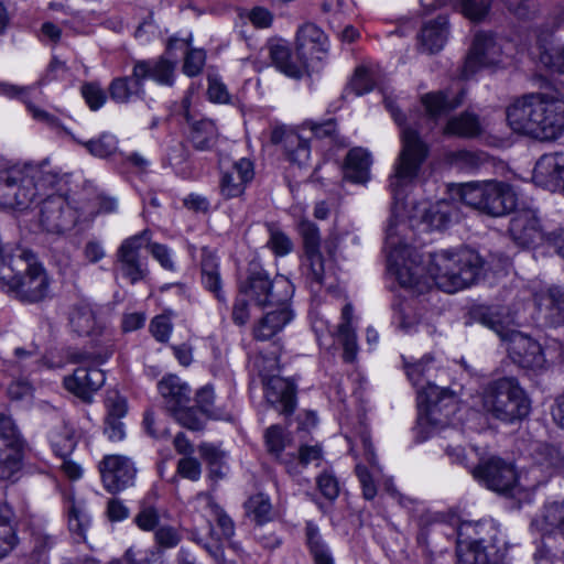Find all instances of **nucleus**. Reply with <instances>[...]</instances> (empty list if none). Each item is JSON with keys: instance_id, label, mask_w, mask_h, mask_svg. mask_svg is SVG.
<instances>
[{"instance_id": "obj_44", "label": "nucleus", "mask_w": 564, "mask_h": 564, "mask_svg": "<svg viewBox=\"0 0 564 564\" xmlns=\"http://www.w3.org/2000/svg\"><path fill=\"white\" fill-rule=\"evenodd\" d=\"M306 542L315 564H334L332 554L323 541L318 528L312 522L306 524Z\"/></svg>"}, {"instance_id": "obj_16", "label": "nucleus", "mask_w": 564, "mask_h": 564, "mask_svg": "<svg viewBox=\"0 0 564 564\" xmlns=\"http://www.w3.org/2000/svg\"><path fill=\"white\" fill-rule=\"evenodd\" d=\"M77 220V210L63 195H50L41 203L39 224L47 234L63 235L74 228Z\"/></svg>"}, {"instance_id": "obj_15", "label": "nucleus", "mask_w": 564, "mask_h": 564, "mask_svg": "<svg viewBox=\"0 0 564 564\" xmlns=\"http://www.w3.org/2000/svg\"><path fill=\"white\" fill-rule=\"evenodd\" d=\"M25 441L14 420L0 413V480H11L22 468Z\"/></svg>"}, {"instance_id": "obj_34", "label": "nucleus", "mask_w": 564, "mask_h": 564, "mask_svg": "<svg viewBox=\"0 0 564 564\" xmlns=\"http://www.w3.org/2000/svg\"><path fill=\"white\" fill-rule=\"evenodd\" d=\"M447 19L445 17H437L422 28L419 36L421 47L430 54L436 53L443 48L447 40Z\"/></svg>"}, {"instance_id": "obj_18", "label": "nucleus", "mask_w": 564, "mask_h": 564, "mask_svg": "<svg viewBox=\"0 0 564 564\" xmlns=\"http://www.w3.org/2000/svg\"><path fill=\"white\" fill-rule=\"evenodd\" d=\"M501 46L492 34L477 33L466 56L460 76L468 79L482 67L498 65L501 62Z\"/></svg>"}, {"instance_id": "obj_51", "label": "nucleus", "mask_w": 564, "mask_h": 564, "mask_svg": "<svg viewBox=\"0 0 564 564\" xmlns=\"http://www.w3.org/2000/svg\"><path fill=\"white\" fill-rule=\"evenodd\" d=\"M299 232L303 239L304 256L321 252V237L317 226L308 219L299 223Z\"/></svg>"}, {"instance_id": "obj_38", "label": "nucleus", "mask_w": 564, "mask_h": 564, "mask_svg": "<svg viewBox=\"0 0 564 564\" xmlns=\"http://www.w3.org/2000/svg\"><path fill=\"white\" fill-rule=\"evenodd\" d=\"M465 91L462 90L457 96L451 97L444 91L429 93L422 97V102L427 115L432 119L447 115L462 105Z\"/></svg>"}, {"instance_id": "obj_5", "label": "nucleus", "mask_w": 564, "mask_h": 564, "mask_svg": "<svg viewBox=\"0 0 564 564\" xmlns=\"http://www.w3.org/2000/svg\"><path fill=\"white\" fill-rule=\"evenodd\" d=\"M411 234L406 221L390 218L384 242L388 271L402 288L421 291L424 267L421 256L409 243Z\"/></svg>"}, {"instance_id": "obj_63", "label": "nucleus", "mask_w": 564, "mask_h": 564, "mask_svg": "<svg viewBox=\"0 0 564 564\" xmlns=\"http://www.w3.org/2000/svg\"><path fill=\"white\" fill-rule=\"evenodd\" d=\"M155 542L163 549L175 547L182 540L180 532L171 525H162L154 533Z\"/></svg>"}, {"instance_id": "obj_29", "label": "nucleus", "mask_w": 564, "mask_h": 564, "mask_svg": "<svg viewBox=\"0 0 564 564\" xmlns=\"http://www.w3.org/2000/svg\"><path fill=\"white\" fill-rule=\"evenodd\" d=\"M158 388L170 412L189 402L191 389L176 376L164 377L159 382Z\"/></svg>"}, {"instance_id": "obj_46", "label": "nucleus", "mask_w": 564, "mask_h": 564, "mask_svg": "<svg viewBox=\"0 0 564 564\" xmlns=\"http://www.w3.org/2000/svg\"><path fill=\"white\" fill-rule=\"evenodd\" d=\"M12 511L11 509L0 503V528H2V532L0 533V558L7 556L17 544V535L12 528L11 523Z\"/></svg>"}, {"instance_id": "obj_11", "label": "nucleus", "mask_w": 564, "mask_h": 564, "mask_svg": "<svg viewBox=\"0 0 564 564\" xmlns=\"http://www.w3.org/2000/svg\"><path fill=\"white\" fill-rule=\"evenodd\" d=\"M144 246L149 247L151 254L164 269L174 270L169 248L156 242L150 243L149 230H143L124 239L117 250L119 270L131 284L144 280L149 274L147 261L140 256Z\"/></svg>"}, {"instance_id": "obj_2", "label": "nucleus", "mask_w": 564, "mask_h": 564, "mask_svg": "<svg viewBox=\"0 0 564 564\" xmlns=\"http://www.w3.org/2000/svg\"><path fill=\"white\" fill-rule=\"evenodd\" d=\"M507 120L517 133L555 141L564 133V100L544 93L524 95L507 108Z\"/></svg>"}, {"instance_id": "obj_41", "label": "nucleus", "mask_w": 564, "mask_h": 564, "mask_svg": "<svg viewBox=\"0 0 564 564\" xmlns=\"http://www.w3.org/2000/svg\"><path fill=\"white\" fill-rule=\"evenodd\" d=\"M393 321L397 324L398 328L404 332L405 334L416 333L420 328H425L426 332H430L431 326L423 325L420 322V318L408 302H399L393 305Z\"/></svg>"}, {"instance_id": "obj_48", "label": "nucleus", "mask_w": 564, "mask_h": 564, "mask_svg": "<svg viewBox=\"0 0 564 564\" xmlns=\"http://www.w3.org/2000/svg\"><path fill=\"white\" fill-rule=\"evenodd\" d=\"M247 516L257 524H263L271 518V502L263 494L250 497L245 503Z\"/></svg>"}, {"instance_id": "obj_23", "label": "nucleus", "mask_w": 564, "mask_h": 564, "mask_svg": "<svg viewBox=\"0 0 564 564\" xmlns=\"http://www.w3.org/2000/svg\"><path fill=\"white\" fill-rule=\"evenodd\" d=\"M271 142L282 144L288 160L292 163L303 166L310 160L307 139L293 129L275 127L271 132Z\"/></svg>"}, {"instance_id": "obj_21", "label": "nucleus", "mask_w": 564, "mask_h": 564, "mask_svg": "<svg viewBox=\"0 0 564 564\" xmlns=\"http://www.w3.org/2000/svg\"><path fill=\"white\" fill-rule=\"evenodd\" d=\"M265 401L280 414L290 416L296 409V384L293 380L280 376L263 378Z\"/></svg>"}, {"instance_id": "obj_36", "label": "nucleus", "mask_w": 564, "mask_h": 564, "mask_svg": "<svg viewBox=\"0 0 564 564\" xmlns=\"http://www.w3.org/2000/svg\"><path fill=\"white\" fill-rule=\"evenodd\" d=\"M272 280L265 270L254 265L249 269L247 279L240 283L239 291L242 295L253 300L257 305H263Z\"/></svg>"}, {"instance_id": "obj_28", "label": "nucleus", "mask_w": 564, "mask_h": 564, "mask_svg": "<svg viewBox=\"0 0 564 564\" xmlns=\"http://www.w3.org/2000/svg\"><path fill=\"white\" fill-rule=\"evenodd\" d=\"M185 110V119L191 124L189 140L193 147L198 151L212 150L218 139V131L215 122L210 119L193 120L188 111V105L185 100L183 102Z\"/></svg>"}, {"instance_id": "obj_55", "label": "nucleus", "mask_w": 564, "mask_h": 564, "mask_svg": "<svg viewBox=\"0 0 564 564\" xmlns=\"http://www.w3.org/2000/svg\"><path fill=\"white\" fill-rule=\"evenodd\" d=\"M89 523L90 520L83 503L73 502L68 510L69 529L79 536H84Z\"/></svg>"}, {"instance_id": "obj_22", "label": "nucleus", "mask_w": 564, "mask_h": 564, "mask_svg": "<svg viewBox=\"0 0 564 564\" xmlns=\"http://www.w3.org/2000/svg\"><path fill=\"white\" fill-rule=\"evenodd\" d=\"M269 57L274 67L292 78H301L307 68V59L299 50L293 53L284 41H272L268 44Z\"/></svg>"}, {"instance_id": "obj_43", "label": "nucleus", "mask_w": 564, "mask_h": 564, "mask_svg": "<svg viewBox=\"0 0 564 564\" xmlns=\"http://www.w3.org/2000/svg\"><path fill=\"white\" fill-rule=\"evenodd\" d=\"M74 141L83 145L91 155L99 159L109 158L118 150V139L108 132H104L98 138L88 141H83L78 138Z\"/></svg>"}, {"instance_id": "obj_42", "label": "nucleus", "mask_w": 564, "mask_h": 564, "mask_svg": "<svg viewBox=\"0 0 564 564\" xmlns=\"http://www.w3.org/2000/svg\"><path fill=\"white\" fill-rule=\"evenodd\" d=\"M481 127L476 115L464 112L460 116L453 117L448 120L445 132L448 134L473 138L480 133Z\"/></svg>"}, {"instance_id": "obj_32", "label": "nucleus", "mask_w": 564, "mask_h": 564, "mask_svg": "<svg viewBox=\"0 0 564 564\" xmlns=\"http://www.w3.org/2000/svg\"><path fill=\"white\" fill-rule=\"evenodd\" d=\"M532 524L544 534H558L564 538V500L545 503L541 516Z\"/></svg>"}, {"instance_id": "obj_62", "label": "nucleus", "mask_w": 564, "mask_h": 564, "mask_svg": "<svg viewBox=\"0 0 564 564\" xmlns=\"http://www.w3.org/2000/svg\"><path fill=\"white\" fill-rule=\"evenodd\" d=\"M317 488L321 494L328 500H335L339 495V484L337 478L328 473L324 471L316 479Z\"/></svg>"}, {"instance_id": "obj_40", "label": "nucleus", "mask_w": 564, "mask_h": 564, "mask_svg": "<svg viewBox=\"0 0 564 564\" xmlns=\"http://www.w3.org/2000/svg\"><path fill=\"white\" fill-rule=\"evenodd\" d=\"M293 289L291 282L284 276H276L272 280L263 301L262 307L272 306L274 310L290 308L289 302L292 297Z\"/></svg>"}, {"instance_id": "obj_26", "label": "nucleus", "mask_w": 564, "mask_h": 564, "mask_svg": "<svg viewBox=\"0 0 564 564\" xmlns=\"http://www.w3.org/2000/svg\"><path fill=\"white\" fill-rule=\"evenodd\" d=\"M296 46L306 59H323L328 50V39L322 29L314 23L303 24L296 34Z\"/></svg>"}, {"instance_id": "obj_57", "label": "nucleus", "mask_w": 564, "mask_h": 564, "mask_svg": "<svg viewBox=\"0 0 564 564\" xmlns=\"http://www.w3.org/2000/svg\"><path fill=\"white\" fill-rule=\"evenodd\" d=\"M264 438L268 452L279 458L285 447L283 429L280 425L268 427Z\"/></svg>"}, {"instance_id": "obj_33", "label": "nucleus", "mask_w": 564, "mask_h": 564, "mask_svg": "<svg viewBox=\"0 0 564 564\" xmlns=\"http://www.w3.org/2000/svg\"><path fill=\"white\" fill-rule=\"evenodd\" d=\"M69 325L73 332L79 336L100 334L102 329V325L97 321L94 308L86 303L77 304L72 308Z\"/></svg>"}, {"instance_id": "obj_17", "label": "nucleus", "mask_w": 564, "mask_h": 564, "mask_svg": "<svg viewBox=\"0 0 564 564\" xmlns=\"http://www.w3.org/2000/svg\"><path fill=\"white\" fill-rule=\"evenodd\" d=\"M473 476L490 490L507 494L517 484V474L512 464L499 457H490L470 469Z\"/></svg>"}, {"instance_id": "obj_6", "label": "nucleus", "mask_w": 564, "mask_h": 564, "mask_svg": "<svg viewBox=\"0 0 564 564\" xmlns=\"http://www.w3.org/2000/svg\"><path fill=\"white\" fill-rule=\"evenodd\" d=\"M481 257L474 250H441L432 254L429 273L435 284L447 293L468 288L480 276Z\"/></svg>"}, {"instance_id": "obj_52", "label": "nucleus", "mask_w": 564, "mask_h": 564, "mask_svg": "<svg viewBox=\"0 0 564 564\" xmlns=\"http://www.w3.org/2000/svg\"><path fill=\"white\" fill-rule=\"evenodd\" d=\"M267 227L270 234L267 245L273 253L279 257L290 253L293 250V242L290 237L274 224H268Z\"/></svg>"}, {"instance_id": "obj_8", "label": "nucleus", "mask_w": 564, "mask_h": 564, "mask_svg": "<svg viewBox=\"0 0 564 564\" xmlns=\"http://www.w3.org/2000/svg\"><path fill=\"white\" fill-rule=\"evenodd\" d=\"M175 63L160 57L134 62L130 76L117 77L109 85V96L117 104H129L144 98L143 82L152 78L160 85L174 84Z\"/></svg>"}, {"instance_id": "obj_56", "label": "nucleus", "mask_w": 564, "mask_h": 564, "mask_svg": "<svg viewBox=\"0 0 564 564\" xmlns=\"http://www.w3.org/2000/svg\"><path fill=\"white\" fill-rule=\"evenodd\" d=\"M338 335L344 346V360L352 362L357 354V337L352 327L348 324H339Z\"/></svg>"}, {"instance_id": "obj_20", "label": "nucleus", "mask_w": 564, "mask_h": 564, "mask_svg": "<svg viewBox=\"0 0 564 564\" xmlns=\"http://www.w3.org/2000/svg\"><path fill=\"white\" fill-rule=\"evenodd\" d=\"M509 234L511 239L520 247H531L546 240L536 212L525 208L514 213L510 219Z\"/></svg>"}, {"instance_id": "obj_60", "label": "nucleus", "mask_w": 564, "mask_h": 564, "mask_svg": "<svg viewBox=\"0 0 564 564\" xmlns=\"http://www.w3.org/2000/svg\"><path fill=\"white\" fill-rule=\"evenodd\" d=\"M373 87V82L370 73L365 67H358L347 87V90L352 91L356 96H361L369 93Z\"/></svg>"}, {"instance_id": "obj_35", "label": "nucleus", "mask_w": 564, "mask_h": 564, "mask_svg": "<svg viewBox=\"0 0 564 564\" xmlns=\"http://www.w3.org/2000/svg\"><path fill=\"white\" fill-rule=\"evenodd\" d=\"M370 153L362 148L351 149L345 162V177L354 183L365 184L370 177Z\"/></svg>"}, {"instance_id": "obj_58", "label": "nucleus", "mask_w": 564, "mask_h": 564, "mask_svg": "<svg viewBox=\"0 0 564 564\" xmlns=\"http://www.w3.org/2000/svg\"><path fill=\"white\" fill-rule=\"evenodd\" d=\"M14 356L17 358L18 364L26 372L35 371L37 369L39 361L41 360L42 357L39 348L34 345H32L30 349L20 347L15 348Z\"/></svg>"}, {"instance_id": "obj_49", "label": "nucleus", "mask_w": 564, "mask_h": 564, "mask_svg": "<svg viewBox=\"0 0 564 564\" xmlns=\"http://www.w3.org/2000/svg\"><path fill=\"white\" fill-rule=\"evenodd\" d=\"M31 560L34 564H48V553L55 544V538L42 530L32 533Z\"/></svg>"}, {"instance_id": "obj_39", "label": "nucleus", "mask_w": 564, "mask_h": 564, "mask_svg": "<svg viewBox=\"0 0 564 564\" xmlns=\"http://www.w3.org/2000/svg\"><path fill=\"white\" fill-rule=\"evenodd\" d=\"M454 214L453 205L447 200H438L422 209L421 220L429 230H442L451 223Z\"/></svg>"}, {"instance_id": "obj_12", "label": "nucleus", "mask_w": 564, "mask_h": 564, "mask_svg": "<svg viewBox=\"0 0 564 564\" xmlns=\"http://www.w3.org/2000/svg\"><path fill=\"white\" fill-rule=\"evenodd\" d=\"M427 156V145L416 130L405 128L402 131V150L390 176V189L395 200L405 197L406 188L416 178L421 165Z\"/></svg>"}, {"instance_id": "obj_45", "label": "nucleus", "mask_w": 564, "mask_h": 564, "mask_svg": "<svg viewBox=\"0 0 564 564\" xmlns=\"http://www.w3.org/2000/svg\"><path fill=\"white\" fill-rule=\"evenodd\" d=\"M196 501L204 503L209 509L212 516L215 517L223 535L229 539L235 533V524L231 518L216 503L214 498L206 492H199L196 496Z\"/></svg>"}, {"instance_id": "obj_19", "label": "nucleus", "mask_w": 564, "mask_h": 564, "mask_svg": "<svg viewBox=\"0 0 564 564\" xmlns=\"http://www.w3.org/2000/svg\"><path fill=\"white\" fill-rule=\"evenodd\" d=\"M99 471L105 489L110 494L122 491L133 486L137 468L127 456L107 455L99 463Z\"/></svg>"}, {"instance_id": "obj_10", "label": "nucleus", "mask_w": 564, "mask_h": 564, "mask_svg": "<svg viewBox=\"0 0 564 564\" xmlns=\"http://www.w3.org/2000/svg\"><path fill=\"white\" fill-rule=\"evenodd\" d=\"M456 194L467 206L491 217H501L517 206L513 188L498 181L459 184Z\"/></svg>"}, {"instance_id": "obj_9", "label": "nucleus", "mask_w": 564, "mask_h": 564, "mask_svg": "<svg viewBox=\"0 0 564 564\" xmlns=\"http://www.w3.org/2000/svg\"><path fill=\"white\" fill-rule=\"evenodd\" d=\"M482 409L494 419L506 423L529 414V400L517 379L503 377L490 382L481 395Z\"/></svg>"}, {"instance_id": "obj_31", "label": "nucleus", "mask_w": 564, "mask_h": 564, "mask_svg": "<svg viewBox=\"0 0 564 564\" xmlns=\"http://www.w3.org/2000/svg\"><path fill=\"white\" fill-rule=\"evenodd\" d=\"M293 313L290 308L269 311L253 327V337L257 340L273 338L283 327L291 322Z\"/></svg>"}, {"instance_id": "obj_4", "label": "nucleus", "mask_w": 564, "mask_h": 564, "mask_svg": "<svg viewBox=\"0 0 564 564\" xmlns=\"http://www.w3.org/2000/svg\"><path fill=\"white\" fill-rule=\"evenodd\" d=\"M50 278L43 265L30 250L17 249L0 257V290L28 304L40 303L48 297Z\"/></svg>"}, {"instance_id": "obj_25", "label": "nucleus", "mask_w": 564, "mask_h": 564, "mask_svg": "<svg viewBox=\"0 0 564 564\" xmlns=\"http://www.w3.org/2000/svg\"><path fill=\"white\" fill-rule=\"evenodd\" d=\"M253 164L248 159H240L229 171L223 173L219 188L226 199L239 197L245 193L246 185L253 180Z\"/></svg>"}, {"instance_id": "obj_61", "label": "nucleus", "mask_w": 564, "mask_h": 564, "mask_svg": "<svg viewBox=\"0 0 564 564\" xmlns=\"http://www.w3.org/2000/svg\"><path fill=\"white\" fill-rule=\"evenodd\" d=\"M491 0H460L462 12L473 21L481 20L489 11Z\"/></svg>"}, {"instance_id": "obj_3", "label": "nucleus", "mask_w": 564, "mask_h": 564, "mask_svg": "<svg viewBox=\"0 0 564 564\" xmlns=\"http://www.w3.org/2000/svg\"><path fill=\"white\" fill-rule=\"evenodd\" d=\"M433 358L425 356L420 361L406 366V375L417 388L416 440L423 442L430 436V429L446 426L457 409L454 393L430 381Z\"/></svg>"}, {"instance_id": "obj_7", "label": "nucleus", "mask_w": 564, "mask_h": 564, "mask_svg": "<svg viewBox=\"0 0 564 564\" xmlns=\"http://www.w3.org/2000/svg\"><path fill=\"white\" fill-rule=\"evenodd\" d=\"M498 529L491 520L463 521L457 529L456 564H501L497 546Z\"/></svg>"}, {"instance_id": "obj_54", "label": "nucleus", "mask_w": 564, "mask_h": 564, "mask_svg": "<svg viewBox=\"0 0 564 564\" xmlns=\"http://www.w3.org/2000/svg\"><path fill=\"white\" fill-rule=\"evenodd\" d=\"M171 413L181 425L188 430L199 431L204 427V420L198 415L197 410L188 404L181 405Z\"/></svg>"}, {"instance_id": "obj_50", "label": "nucleus", "mask_w": 564, "mask_h": 564, "mask_svg": "<svg viewBox=\"0 0 564 564\" xmlns=\"http://www.w3.org/2000/svg\"><path fill=\"white\" fill-rule=\"evenodd\" d=\"M535 301L540 307H545L551 313L556 312L564 322V289L551 286L546 292L536 295Z\"/></svg>"}, {"instance_id": "obj_27", "label": "nucleus", "mask_w": 564, "mask_h": 564, "mask_svg": "<svg viewBox=\"0 0 564 564\" xmlns=\"http://www.w3.org/2000/svg\"><path fill=\"white\" fill-rule=\"evenodd\" d=\"M29 89V87H17L12 85H7L4 86L3 91L8 96H19L22 99V101L26 105V108L31 113L32 118L39 122L45 123L50 129L55 131V133L58 137H69L72 140H76V137L62 124L61 120L56 116L47 112L44 109L39 108L28 99Z\"/></svg>"}, {"instance_id": "obj_53", "label": "nucleus", "mask_w": 564, "mask_h": 564, "mask_svg": "<svg viewBox=\"0 0 564 564\" xmlns=\"http://www.w3.org/2000/svg\"><path fill=\"white\" fill-rule=\"evenodd\" d=\"M540 61L547 68L564 74V45L546 47L540 43Z\"/></svg>"}, {"instance_id": "obj_14", "label": "nucleus", "mask_w": 564, "mask_h": 564, "mask_svg": "<svg viewBox=\"0 0 564 564\" xmlns=\"http://www.w3.org/2000/svg\"><path fill=\"white\" fill-rule=\"evenodd\" d=\"M107 357L101 355L78 352L73 355V361L79 362L72 376L64 378V387L67 391L89 403L93 394L105 383L106 377L99 365L106 361Z\"/></svg>"}, {"instance_id": "obj_64", "label": "nucleus", "mask_w": 564, "mask_h": 564, "mask_svg": "<svg viewBox=\"0 0 564 564\" xmlns=\"http://www.w3.org/2000/svg\"><path fill=\"white\" fill-rule=\"evenodd\" d=\"M82 95L91 110L99 109L106 101V95L97 84L83 85Z\"/></svg>"}, {"instance_id": "obj_13", "label": "nucleus", "mask_w": 564, "mask_h": 564, "mask_svg": "<svg viewBox=\"0 0 564 564\" xmlns=\"http://www.w3.org/2000/svg\"><path fill=\"white\" fill-rule=\"evenodd\" d=\"M480 323L508 340L509 356L520 367L531 370L545 368V352L536 340L516 330L505 333L500 318L491 312H484L480 315Z\"/></svg>"}, {"instance_id": "obj_24", "label": "nucleus", "mask_w": 564, "mask_h": 564, "mask_svg": "<svg viewBox=\"0 0 564 564\" xmlns=\"http://www.w3.org/2000/svg\"><path fill=\"white\" fill-rule=\"evenodd\" d=\"M533 177L541 186L564 193V153L543 155L535 164Z\"/></svg>"}, {"instance_id": "obj_30", "label": "nucleus", "mask_w": 564, "mask_h": 564, "mask_svg": "<svg viewBox=\"0 0 564 564\" xmlns=\"http://www.w3.org/2000/svg\"><path fill=\"white\" fill-rule=\"evenodd\" d=\"M47 440L54 454L61 458L68 457L77 444L75 430L64 420H59L48 429Z\"/></svg>"}, {"instance_id": "obj_47", "label": "nucleus", "mask_w": 564, "mask_h": 564, "mask_svg": "<svg viewBox=\"0 0 564 564\" xmlns=\"http://www.w3.org/2000/svg\"><path fill=\"white\" fill-rule=\"evenodd\" d=\"M303 267L311 285L321 286L324 284L328 271L326 270L325 259L321 252L304 256Z\"/></svg>"}, {"instance_id": "obj_1", "label": "nucleus", "mask_w": 564, "mask_h": 564, "mask_svg": "<svg viewBox=\"0 0 564 564\" xmlns=\"http://www.w3.org/2000/svg\"><path fill=\"white\" fill-rule=\"evenodd\" d=\"M68 174L48 160L0 171V207L25 210L50 188H62Z\"/></svg>"}, {"instance_id": "obj_37", "label": "nucleus", "mask_w": 564, "mask_h": 564, "mask_svg": "<svg viewBox=\"0 0 564 564\" xmlns=\"http://www.w3.org/2000/svg\"><path fill=\"white\" fill-rule=\"evenodd\" d=\"M202 283L204 288L214 294L215 299L220 303H226V295L223 292V282L219 272L217 258L207 251H203L202 262Z\"/></svg>"}, {"instance_id": "obj_59", "label": "nucleus", "mask_w": 564, "mask_h": 564, "mask_svg": "<svg viewBox=\"0 0 564 564\" xmlns=\"http://www.w3.org/2000/svg\"><path fill=\"white\" fill-rule=\"evenodd\" d=\"M105 405L107 409L106 419H122L128 411L126 398L120 395L117 391H109L107 393Z\"/></svg>"}]
</instances>
